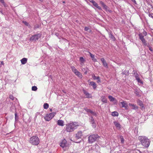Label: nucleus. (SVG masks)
<instances>
[{
    "label": "nucleus",
    "mask_w": 153,
    "mask_h": 153,
    "mask_svg": "<svg viewBox=\"0 0 153 153\" xmlns=\"http://www.w3.org/2000/svg\"><path fill=\"white\" fill-rule=\"evenodd\" d=\"M129 105L130 106H131L132 107V109L135 110L138 109V107L137 106H136L134 104L131 103H129Z\"/></svg>",
    "instance_id": "23"
},
{
    "label": "nucleus",
    "mask_w": 153,
    "mask_h": 153,
    "mask_svg": "<svg viewBox=\"0 0 153 153\" xmlns=\"http://www.w3.org/2000/svg\"><path fill=\"white\" fill-rule=\"evenodd\" d=\"M132 1L134 2L135 3H136V1L135 0H131Z\"/></svg>",
    "instance_id": "50"
},
{
    "label": "nucleus",
    "mask_w": 153,
    "mask_h": 153,
    "mask_svg": "<svg viewBox=\"0 0 153 153\" xmlns=\"http://www.w3.org/2000/svg\"><path fill=\"white\" fill-rule=\"evenodd\" d=\"M1 63L2 65H4V62L3 61L1 62Z\"/></svg>",
    "instance_id": "51"
},
{
    "label": "nucleus",
    "mask_w": 153,
    "mask_h": 153,
    "mask_svg": "<svg viewBox=\"0 0 153 153\" xmlns=\"http://www.w3.org/2000/svg\"><path fill=\"white\" fill-rule=\"evenodd\" d=\"M43 107L44 109H47L49 107V105L47 103H45L44 104Z\"/></svg>",
    "instance_id": "31"
},
{
    "label": "nucleus",
    "mask_w": 153,
    "mask_h": 153,
    "mask_svg": "<svg viewBox=\"0 0 153 153\" xmlns=\"http://www.w3.org/2000/svg\"><path fill=\"white\" fill-rule=\"evenodd\" d=\"M41 33H36L32 35L30 39V41L31 42L36 41L38 40L41 36Z\"/></svg>",
    "instance_id": "5"
},
{
    "label": "nucleus",
    "mask_w": 153,
    "mask_h": 153,
    "mask_svg": "<svg viewBox=\"0 0 153 153\" xmlns=\"http://www.w3.org/2000/svg\"><path fill=\"white\" fill-rule=\"evenodd\" d=\"M82 136V133L81 131H79L76 134V137L77 139L81 138Z\"/></svg>",
    "instance_id": "9"
},
{
    "label": "nucleus",
    "mask_w": 153,
    "mask_h": 153,
    "mask_svg": "<svg viewBox=\"0 0 153 153\" xmlns=\"http://www.w3.org/2000/svg\"><path fill=\"white\" fill-rule=\"evenodd\" d=\"M0 2L4 4V5L5 6L4 2V0H0Z\"/></svg>",
    "instance_id": "46"
},
{
    "label": "nucleus",
    "mask_w": 153,
    "mask_h": 153,
    "mask_svg": "<svg viewBox=\"0 0 153 153\" xmlns=\"http://www.w3.org/2000/svg\"><path fill=\"white\" fill-rule=\"evenodd\" d=\"M92 126L94 128H95L96 127V124L95 122H94V124H92Z\"/></svg>",
    "instance_id": "45"
},
{
    "label": "nucleus",
    "mask_w": 153,
    "mask_h": 153,
    "mask_svg": "<svg viewBox=\"0 0 153 153\" xmlns=\"http://www.w3.org/2000/svg\"><path fill=\"white\" fill-rule=\"evenodd\" d=\"M39 1H42V0H39Z\"/></svg>",
    "instance_id": "53"
},
{
    "label": "nucleus",
    "mask_w": 153,
    "mask_h": 153,
    "mask_svg": "<svg viewBox=\"0 0 153 153\" xmlns=\"http://www.w3.org/2000/svg\"><path fill=\"white\" fill-rule=\"evenodd\" d=\"M63 3H65V2H64V1H63Z\"/></svg>",
    "instance_id": "55"
},
{
    "label": "nucleus",
    "mask_w": 153,
    "mask_h": 153,
    "mask_svg": "<svg viewBox=\"0 0 153 153\" xmlns=\"http://www.w3.org/2000/svg\"><path fill=\"white\" fill-rule=\"evenodd\" d=\"M136 80H137L138 82L141 84H142L143 83V81L140 79L139 78L136 79Z\"/></svg>",
    "instance_id": "39"
},
{
    "label": "nucleus",
    "mask_w": 153,
    "mask_h": 153,
    "mask_svg": "<svg viewBox=\"0 0 153 153\" xmlns=\"http://www.w3.org/2000/svg\"><path fill=\"white\" fill-rule=\"evenodd\" d=\"M91 122V123L93 124L94 122H95L93 118V117L91 116L90 117Z\"/></svg>",
    "instance_id": "37"
},
{
    "label": "nucleus",
    "mask_w": 153,
    "mask_h": 153,
    "mask_svg": "<svg viewBox=\"0 0 153 153\" xmlns=\"http://www.w3.org/2000/svg\"><path fill=\"white\" fill-rule=\"evenodd\" d=\"M71 68L73 72L74 73H75V72L78 71L76 69V68L74 66L71 67Z\"/></svg>",
    "instance_id": "27"
},
{
    "label": "nucleus",
    "mask_w": 153,
    "mask_h": 153,
    "mask_svg": "<svg viewBox=\"0 0 153 153\" xmlns=\"http://www.w3.org/2000/svg\"><path fill=\"white\" fill-rule=\"evenodd\" d=\"M50 111H52V109H50Z\"/></svg>",
    "instance_id": "52"
},
{
    "label": "nucleus",
    "mask_w": 153,
    "mask_h": 153,
    "mask_svg": "<svg viewBox=\"0 0 153 153\" xmlns=\"http://www.w3.org/2000/svg\"><path fill=\"white\" fill-rule=\"evenodd\" d=\"M147 33L144 30L142 33H140L138 34L139 39L141 40L142 43L145 46H148L144 38V36H146Z\"/></svg>",
    "instance_id": "3"
},
{
    "label": "nucleus",
    "mask_w": 153,
    "mask_h": 153,
    "mask_svg": "<svg viewBox=\"0 0 153 153\" xmlns=\"http://www.w3.org/2000/svg\"><path fill=\"white\" fill-rule=\"evenodd\" d=\"M75 74L78 76V77H79L80 78H82V74H81L80 72H79V71H77V72H76L75 73H74Z\"/></svg>",
    "instance_id": "24"
},
{
    "label": "nucleus",
    "mask_w": 153,
    "mask_h": 153,
    "mask_svg": "<svg viewBox=\"0 0 153 153\" xmlns=\"http://www.w3.org/2000/svg\"><path fill=\"white\" fill-rule=\"evenodd\" d=\"M147 45H148V47H149V50L151 51H153V50H152V48H151V47H149V45H148V44H147Z\"/></svg>",
    "instance_id": "48"
},
{
    "label": "nucleus",
    "mask_w": 153,
    "mask_h": 153,
    "mask_svg": "<svg viewBox=\"0 0 153 153\" xmlns=\"http://www.w3.org/2000/svg\"><path fill=\"white\" fill-rule=\"evenodd\" d=\"M23 23L26 25H28V23L25 21H23Z\"/></svg>",
    "instance_id": "43"
},
{
    "label": "nucleus",
    "mask_w": 153,
    "mask_h": 153,
    "mask_svg": "<svg viewBox=\"0 0 153 153\" xmlns=\"http://www.w3.org/2000/svg\"><path fill=\"white\" fill-rule=\"evenodd\" d=\"M111 114L114 116H117L118 115V113L116 111H114L112 112Z\"/></svg>",
    "instance_id": "28"
},
{
    "label": "nucleus",
    "mask_w": 153,
    "mask_h": 153,
    "mask_svg": "<svg viewBox=\"0 0 153 153\" xmlns=\"http://www.w3.org/2000/svg\"><path fill=\"white\" fill-rule=\"evenodd\" d=\"M89 29V28L88 27H85L84 29L85 31H88Z\"/></svg>",
    "instance_id": "44"
},
{
    "label": "nucleus",
    "mask_w": 153,
    "mask_h": 153,
    "mask_svg": "<svg viewBox=\"0 0 153 153\" xmlns=\"http://www.w3.org/2000/svg\"><path fill=\"white\" fill-rule=\"evenodd\" d=\"M141 144L145 148H148L149 146L150 141L147 137L145 136H139L138 137Z\"/></svg>",
    "instance_id": "2"
},
{
    "label": "nucleus",
    "mask_w": 153,
    "mask_h": 153,
    "mask_svg": "<svg viewBox=\"0 0 153 153\" xmlns=\"http://www.w3.org/2000/svg\"><path fill=\"white\" fill-rule=\"evenodd\" d=\"M108 99L111 102H114V104H116L117 102V100L111 96H109Z\"/></svg>",
    "instance_id": "12"
},
{
    "label": "nucleus",
    "mask_w": 153,
    "mask_h": 153,
    "mask_svg": "<svg viewBox=\"0 0 153 153\" xmlns=\"http://www.w3.org/2000/svg\"><path fill=\"white\" fill-rule=\"evenodd\" d=\"M15 121H17L18 119H19V117L18 116H17V114L16 112L15 114Z\"/></svg>",
    "instance_id": "34"
},
{
    "label": "nucleus",
    "mask_w": 153,
    "mask_h": 153,
    "mask_svg": "<svg viewBox=\"0 0 153 153\" xmlns=\"http://www.w3.org/2000/svg\"><path fill=\"white\" fill-rule=\"evenodd\" d=\"M85 1H86L87 0H85Z\"/></svg>",
    "instance_id": "56"
},
{
    "label": "nucleus",
    "mask_w": 153,
    "mask_h": 153,
    "mask_svg": "<svg viewBox=\"0 0 153 153\" xmlns=\"http://www.w3.org/2000/svg\"><path fill=\"white\" fill-rule=\"evenodd\" d=\"M99 137L97 134H93L90 135L88 138V143H92L94 142Z\"/></svg>",
    "instance_id": "6"
},
{
    "label": "nucleus",
    "mask_w": 153,
    "mask_h": 153,
    "mask_svg": "<svg viewBox=\"0 0 153 153\" xmlns=\"http://www.w3.org/2000/svg\"><path fill=\"white\" fill-rule=\"evenodd\" d=\"M149 16L150 17H151L153 19V14H149Z\"/></svg>",
    "instance_id": "47"
},
{
    "label": "nucleus",
    "mask_w": 153,
    "mask_h": 153,
    "mask_svg": "<svg viewBox=\"0 0 153 153\" xmlns=\"http://www.w3.org/2000/svg\"><path fill=\"white\" fill-rule=\"evenodd\" d=\"M90 114H91V115L96 116H97V114L94 111H93L92 110L91 111Z\"/></svg>",
    "instance_id": "33"
},
{
    "label": "nucleus",
    "mask_w": 153,
    "mask_h": 153,
    "mask_svg": "<svg viewBox=\"0 0 153 153\" xmlns=\"http://www.w3.org/2000/svg\"><path fill=\"white\" fill-rule=\"evenodd\" d=\"M102 101L104 103H106L107 102V100L104 96H102L101 97Z\"/></svg>",
    "instance_id": "26"
},
{
    "label": "nucleus",
    "mask_w": 153,
    "mask_h": 153,
    "mask_svg": "<svg viewBox=\"0 0 153 153\" xmlns=\"http://www.w3.org/2000/svg\"><path fill=\"white\" fill-rule=\"evenodd\" d=\"M128 72L127 71H124L122 73V74H125L126 75H128Z\"/></svg>",
    "instance_id": "40"
},
{
    "label": "nucleus",
    "mask_w": 153,
    "mask_h": 153,
    "mask_svg": "<svg viewBox=\"0 0 153 153\" xmlns=\"http://www.w3.org/2000/svg\"><path fill=\"white\" fill-rule=\"evenodd\" d=\"M79 60L80 61V62L82 63H83L85 61L84 59L82 57H80Z\"/></svg>",
    "instance_id": "32"
},
{
    "label": "nucleus",
    "mask_w": 153,
    "mask_h": 153,
    "mask_svg": "<svg viewBox=\"0 0 153 153\" xmlns=\"http://www.w3.org/2000/svg\"><path fill=\"white\" fill-rule=\"evenodd\" d=\"M120 139L121 143H123L124 142V139L123 136H120Z\"/></svg>",
    "instance_id": "35"
},
{
    "label": "nucleus",
    "mask_w": 153,
    "mask_h": 153,
    "mask_svg": "<svg viewBox=\"0 0 153 153\" xmlns=\"http://www.w3.org/2000/svg\"><path fill=\"white\" fill-rule=\"evenodd\" d=\"M102 6L104 8L106 11L107 10H108V11L109 12H111V10H108V7L106 6L105 4H104Z\"/></svg>",
    "instance_id": "25"
},
{
    "label": "nucleus",
    "mask_w": 153,
    "mask_h": 153,
    "mask_svg": "<svg viewBox=\"0 0 153 153\" xmlns=\"http://www.w3.org/2000/svg\"><path fill=\"white\" fill-rule=\"evenodd\" d=\"M27 59L26 58H24L21 60V63L22 64L24 65L26 64L27 62Z\"/></svg>",
    "instance_id": "19"
},
{
    "label": "nucleus",
    "mask_w": 153,
    "mask_h": 153,
    "mask_svg": "<svg viewBox=\"0 0 153 153\" xmlns=\"http://www.w3.org/2000/svg\"><path fill=\"white\" fill-rule=\"evenodd\" d=\"M66 145L67 141L65 139L62 140L60 143V146L62 148L66 146Z\"/></svg>",
    "instance_id": "10"
},
{
    "label": "nucleus",
    "mask_w": 153,
    "mask_h": 153,
    "mask_svg": "<svg viewBox=\"0 0 153 153\" xmlns=\"http://www.w3.org/2000/svg\"><path fill=\"white\" fill-rule=\"evenodd\" d=\"M88 1L91 2L92 3H93V2H94V0H88Z\"/></svg>",
    "instance_id": "49"
},
{
    "label": "nucleus",
    "mask_w": 153,
    "mask_h": 153,
    "mask_svg": "<svg viewBox=\"0 0 153 153\" xmlns=\"http://www.w3.org/2000/svg\"><path fill=\"white\" fill-rule=\"evenodd\" d=\"M87 73V72H85V74H86Z\"/></svg>",
    "instance_id": "54"
},
{
    "label": "nucleus",
    "mask_w": 153,
    "mask_h": 153,
    "mask_svg": "<svg viewBox=\"0 0 153 153\" xmlns=\"http://www.w3.org/2000/svg\"><path fill=\"white\" fill-rule=\"evenodd\" d=\"M89 84L93 86V89H95L97 87V84L94 82L93 81L90 82Z\"/></svg>",
    "instance_id": "14"
},
{
    "label": "nucleus",
    "mask_w": 153,
    "mask_h": 153,
    "mask_svg": "<svg viewBox=\"0 0 153 153\" xmlns=\"http://www.w3.org/2000/svg\"><path fill=\"white\" fill-rule=\"evenodd\" d=\"M93 5L97 7V8H98L99 10H101V7L98 6V4H97L95 1L93 2V3H92Z\"/></svg>",
    "instance_id": "21"
},
{
    "label": "nucleus",
    "mask_w": 153,
    "mask_h": 153,
    "mask_svg": "<svg viewBox=\"0 0 153 153\" xmlns=\"http://www.w3.org/2000/svg\"><path fill=\"white\" fill-rule=\"evenodd\" d=\"M57 124L60 126H64V122L62 120H59L57 121Z\"/></svg>",
    "instance_id": "15"
},
{
    "label": "nucleus",
    "mask_w": 153,
    "mask_h": 153,
    "mask_svg": "<svg viewBox=\"0 0 153 153\" xmlns=\"http://www.w3.org/2000/svg\"><path fill=\"white\" fill-rule=\"evenodd\" d=\"M79 126V124L77 122H71L66 125L65 130L67 132H72Z\"/></svg>",
    "instance_id": "1"
},
{
    "label": "nucleus",
    "mask_w": 153,
    "mask_h": 153,
    "mask_svg": "<svg viewBox=\"0 0 153 153\" xmlns=\"http://www.w3.org/2000/svg\"><path fill=\"white\" fill-rule=\"evenodd\" d=\"M114 123L118 129H119L120 128L121 125L119 123L116 121H115L114 122Z\"/></svg>",
    "instance_id": "16"
},
{
    "label": "nucleus",
    "mask_w": 153,
    "mask_h": 153,
    "mask_svg": "<svg viewBox=\"0 0 153 153\" xmlns=\"http://www.w3.org/2000/svg\"><path fill=\"white\" fill-rule=\"evenodd\" d=\"M134 74L136 79L139 78V74L137 73H134Z\"/></svg>",
    "instance_id": "38"
},
{
    "label": "nucleus",
    "mask_w": 153,
    "mask_h": 153,
    "mask_svg": "<svg viewBox=\"0 0 153 153\" xmlns=\"http://www.w3.org/2000/svg\"><path fill=\"white\" fill-rule=\"evenodd\" d=\"M100 59L103 65L105 68H108V64L107 63L106 61L105 60L104 58H102L101 59Z\"/></svg>",
    "instance_id": "11"
},
{
    "label": "nucleus",
    "mask_w": 153,
    "mask_h": 153,
    "mask_svg": "<svg viewBox=\"0 0 153 153\" xmlns=\"http://www.w3.org/2000/svg\"><path fill=\"white\" fill-rule=\"evenodd\" d=\"M37 89V88L36 86H33L32 87V90L33 91H36Z\"/></svg>",
    "instance_id": "36"
},
{
    "label": "nucleus",
    "mask_w": 153,
    "mask_h": 153,
    "mask_svg": "<svg viewBox=\"0 0 153 153\" xmlns=\"http://www.w3.org/2000/svg\"><path fill=\"white\" fill-rule=\"evenodd\" d=\"M90 56L92 59V60L94 62H96L97 61V59L95 58L94 55L92 54L90 52H89Z\"/></svg>",
    "instance_id": "17"
},
{
    "label": "nucleus",
    "mask_w": 153,
    "mask_h": 153,
    "mask_svg": "<svg viewBox=\"0 0 153 153\" xmlns=\"http://www.w3.org/2000/svg\"><path fill=\"white\" fill-rule=\"evenodd\" d=\"M9 98L10 99L12 100H14V97L12 95H10L9 96Z\"/></svg>",
    "instance_id": "41"
},
{
    "label": "nucleus",
    "mask_w": 153,
    "mask_h": 153,
    "mask_svg": "<svg viewBox=\"0 0 153 153\" xmlns=\"http://www.w3.org/2000/svg\"><path fill=\"white\" fill-rule=\"evenodd\" d=\"M29 142L32 145H37L39 143V139L36 136H33L30 138Z\"/></svg>",
    "instance_id": "4"
},
{
    "label": "nucleus",
    "mask_w": 153,
    "mask_h": 153,
    "mask_svg": "<svg viewBox=\"0 0 153 153\" xmlns=\"http://www.w3.org/2000/svg\"><path fill=\"white\" fill-rule=\"evenodd\" d=\"M84 93L85 94L86 98H90L92 97L91 94L88 93L85 90L84 91Z\"/></svg>",
    "instance_id": "18"
},
{
    "label": "nucleus",
    "mask_w": 153,
    "mask_h": 153,
    "mask_svg": "<svg viewBox=\"0 0 153 153\" xmlns=\"http://www.w3.org/2000/svg\"><path fill=\"white\" fill-rule=\"evenodd\" d=\"M109 36L111 38L112 40L114 41L115 40V38L114 36L112 34L111 32H110L108 33Z\"/></svg>",
    "instance_id": "22"
},
{
    "label": "nucleus",
    "mask_w": 153,
    "mask_h": 153,
    "mask_svg": "<svg viewBox=\"0 0 153 153\" xmlns=\"http://www.w3.org/2000/svg\"><path fill=\"white\" fill-rule=\"evenodd\" d=\"M100 3L102 5V6L105 4L102 1H100Z\"/></svg>",
    "instance_id": "42"
},
{
    "label": "nucleus",
    "mask_w": 153,
    "mask_h": 153,
    "mask_svg": "<svg viewBox=\"0 0 153 153\" xmlns=\"http://www.w3.org/2000/svg\"><path fill=\"white\" fill-rule=\"evenodd\" d=\"M122 104L121 107H124L126 109H128V104L126 103V102L125 101H123L120 103L119 105H120V104Z\"/></svg>",
    "instance_id": "8"
},
{
    "label": "nucleus",
    "mask_w": 153,
    "mask_h": 153,
    "mask_svg": "<svg viewBox=\"0 0 153 153\" xmlns=\"http://www.w3.org/2000/svg\"><path fill=\"white\" fill-rule=\"evenodd\" d=\"M56 114V113L52 112L49 114H47L45 117V119L47 121H49L53 118Z\"/></svg>",
    "instance_id": "7"
},
{
    "label": "nucleus",
    "mask_w": 153,
    "mask_h": 153,
    "mask_svg": "<svg viewBox=\"0 0 153 153\" xmlns=\"http://www.w3.org/2000/svg\"><path fill=\"white\" fill-rule=\"evenodd\" d=\"M134 92L137 96H138V97L140 96V95L139 94V92L137 89H136L134 90Z\"/></svg>",
    "instance_id": "29"
},
{
    "label": "nucleus",
    "mask_w": 153,
    "mask_h": 153,
    "mask_svg": "<svg viewBox=\"0 0 153 153\" xmlns=\"http://www.w3.org/2000/svg\"><path fill=\"white\" fill-rule=\"evenodd\" d=\"M84 110L88 113V114H90L91 111V109L88 108H84Z\"/></svg>",
    "instance_id": "30"
},
{
    "label": "nucleus",
    "mask_w": 153,
    "mask_h": 153,
    "mask_svg": "<svg viewBox=\"0 0 153 153\" xmlns=\"http://www.w3.org/2000/svg\"><path fill=\"white\" fill-rule=\"evenodd\" d=\"M92 77L94 79H97V82L99 83L100 82L99 76H96L94 74H93L92 75Z\"/></svg>",
    "instance_id": "13"
},
{
    "label": "nucleus",
    "mask_w": 153,
    "mask_h": 153,
    "mask_svg": "<svg viewBox=\"0 0 153 153\" xmlns=\"http://www.w3.org/2000/svg\"><path fill=\"white\" fill-rule=\"evenodd\" d=\"M137 103L141 107V109H143V108H144V107L142 101L140 100H139L137 101Z\"/></svg>",
    "instance_id": "20"
}]
</instances>
